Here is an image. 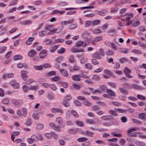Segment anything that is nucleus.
<instances>
[{"label": "nucleus", "instance_id": "42", "mask_svg": "<svg viewBox=\"0 0 146 146\" xmlns=\"http://www.w3.org/2000/svg\"><path fill=\"white\" fill-rule=\"evenodd\" d=\"M62 104L64 106L66 107H68L70 106L69 103L68 102L64 100H63L62 102Z\"/></svg>", "mask_w": 146, "mask_h": 146}, {"label": "nucleus", "instance_id": "48", "mask_svg": "<svg viewBox=\"0 0 146 146\" xmlns=\"http://www.w3.org/2000/svg\"><path fill=\"white\" fill-rule=\"evenodd\" d=\"M80 69L79 66L75 64L73 66V69H70V70L72 71L73 70L75 71H78Z\"/></svg>", "mask_w": 146, "mask_h": 146}, {"label": "nucleus", "instance_id": "37", "mask_svg": "<svg viewBox=\"0 0 146 146\" xmlns=\"http://www.w3.org/2000/svg\"><path fill=\"white\" fill-rule=\"evenodd\" d=\"M9 102L10 99L9 98H7L3 99L2 100V102L5 105H7L9 104Z\"/></svg>", "mask_w": 146, "mask_h": 146}, {"label": "nucleus", "instance_id": "39", "mask_svg": "<svg viewBox=\"0 0 146 146\" xmlns=\"http://www.w3.org/2000/svg\"><path fill=\"white\" fill-rule=\"evenodd\" d=\"M23 58V57L21 55H17L14 56L13 57V59L14 60H20Z\"/></svg>", "mask_w": 146, "mask_h": 146}, {"label": "nucleus", "instance_id": "23", "mask_svg": "<svg viewBox=\"0 0 146 146\" xmlns=\"http://www.w3.org/2000/svg\"><path fill=\"white\" fill-rule=\"evenodd\" d=\"M34 40V38L33 37H29L27 40V41L26 44L27 45H30L32 43V41Z\"/></svg>", "mask_w": 146, "mask_h": 146}, {"label": "nucleus", "instance_id": "7", "mask_svg": "<svg viewBox=\"0 0 146 146\" xmlns=\"http://www.w3.org/2000/svg\"><path fill=\"white\" fill-rule=\"evenodd\" d=\"M100 90L101 92L102 91L104 93L106 92L108 90L107 87L104 85H100Z\"/></svg>", "mask_w": 146, "mask_h": 146}, {"label": "nucleus", "instance_id": "28", "mask_svg": "<svg viewBox=\"0 0 146 146\" xmlns=\"http://www.w3.org/2000/svg\"><path fill=\"white\" fill-rule=\"evenodd\" d=\"M59 84L64 88H66L68 87V84L65 82L60 81L59 82Z\"/></svg>", "mask_w": 146, "mask_h": 146}, {"label": "nucleus", "instance_id": "57", "mask_svg": "<svg viewBox=\"0 0 146 146\" xmlns=\"http://www.w3.org/2000/svg\"><path fill=\"white\" fill-rule=\"evenodd\" d=\"M65 48L61 47L60 49L58 50V52L59 54H62L65 52Z\"/></svg>", "mask_w": 146, "mask_h": 146}, {"label": "nucleus", "instance_id": "34", "mask_svg": "<svg viewBox=\"0 0 146 146\" xmlns=\"http://www.w3.org/2000/svg\"><path fill=\"white\" fill-rule=\"evenodd\" d=\"M22 111L23 112V117H25L27 116V109L26 108H23Z\"/></svg>", "mask_w": 146, "mask_h": 146}, {"label": "nucleus", "instance_id": "29", "mask_svg": "<svg viewBox=\"0 0 146 146\" xmlns=\"http://www.w3.org/2000/svg\"><path fill=\"white\" fill-rule=\"evenodd\" d=\"M12 86L15 89H18L19 88L20 86L19 83L16 82H13Z\"/></svg>", "mask_w": 146, "mask_h": 146}, {"label": "nucleus", "instance_id": "15", "mask_svg": "<svg viewBox=\"0 0 146 146\" xmlns=\"http://www.w3.org/2000/svg\"><path fill=\"white\" fill-rule=\"evenodd\" d=\"M36 54V51L33 49H31L28 53V56L30 57H33L34 55Z\"/></svg>", "mask_w": 146, "mask_h": 146}, {"label": "nucleus", "instance_id": "33", "mask_svg": "<svg viewBox=\"0 0 146 146\" xmlns=\"http://www.w3.org/2000/svg\"><path fill=\"white\" fill-rule=\"evenodd\" d=\"M7 46H2L0 48V53L2 54L5 52L7 50Z\"/></svg>", "mask_w": 146, "mask_h": 146}, {"label": "nucleus", "instance_id": "18", "mask_svg": "<svg viewBox=\"0 0 146 146\" xmlns=\"http://www.w3.org/2000/svg\"><path fill=\"white\" fill-rule=\"evenodd\" d=\"M80 76L78 75H74L72 77V79L75 81H80Z\"/></svg>", "mask_w": 146, "mask_h": 146}, {"label": "nucleus", "instance_id": "11", "mask_svg": "<svg viewBox=\"0 0 146 146\" xmlns=\"http://www.w3.org/2000/svg\"><path fill=\"white\" fill-rule=\"evenodd\" d=\"M139 117L142 120L146 121V113H142L139 114Z\"/></svg>", "mask_w": 146, "mask_h": 146}, {"label": "nucleus", "instance_id": "41", "mask_svg": "<svg viewBox=\"0 0 146 146\" xmlns=\"http://www.w3.org/2000/svg\"><path fill=\"white\" fill-rule=\"evenodd\" d=\"M124 72L125 74L127 73H131V70L129 69L126 66L125 67Z\"/></svg>", "mask_w": 146, "mask_h": 146}, {"label": "nucleus", "instance_id": "32", "mask_svg": "<svg viewBox=\"0 0 146 146\" xmlns=\"http://www.w3.org/2000/svg\"><path fill=\"white\" fill-rule=\"evenodd\" d=\"M32 121L31 119L30 118H28L27 119L25 124L27 126H29L32 123Z\"/></svg>", "mask_w": 146, "mask_h": 146}, {"label": "nucleus", "instance_id": "43", "mask_svg": "<svg viewBox=\"0 0 146 146\" xmlns=\"http://www.w3.org/2000/svg\"><path fill=\"white\" fill-rule=\"evenodd\" d=\"M60 79V78L58 76H55L51 78V80L52 81L56 82L59 81Z\"/></svg>", "mask_w": 146, "mask_h": 146}, {"label": "nucleus", "instance_id": "12", "mask_svg": "<svg viewBox=\"0 0 146 146\" xmlns=\"http://www.w3.org/2000/svg\"><path fill=\"white\" fill-rule=\"evenodd\" d=\"M47 34V32L46 30H41L38 33L39 35L41 37L46 36Z\"/></svg>", "mask_w": 146, "mask_h": 146}, {"label": "nucleus", "instance_id": "50", "mask_svg": "<svg viewBox=\"0 0 146 146\" xmlns=\"http://www.w3.org/2000/svg\"><path fill=\"white\" fill-rule=\"evenodd\" d=\"M131 88L136 90L139 89L140 88V86L135 84H132L131 86Z\"/></svg>", "mask_w": 146, "mask_h": 146}, {"label": "nucleus", "instance_id": "63", "mask_svg": "<svg viewBox=\"0 0 146 146\" xmlns=\"http://www.w3.org/2000/svg\"><path fill=\"white\" fill-rule=\"evenodd\" d=\"M110 47L115 50H117V45L113 42L111 43Z\"/></svg>", "mask_w": 146, "mask_h": 146}, {"label": "nucleus", "instance_id": "60", "mask_svg": "<svg viewBox=\"0 0 146 146\" xmlns=\"http://www.w3.org/2000/svg\"><path fill=\"white\" fill-rule=\"evenodd\" d=\"M114 51L111 50H109L107 51L106 54L107 55H112L114 53Z\"/></svg>", "mask_w": 146, "mask_h": 146}, {"label": "nucleus", "instance_id": "20", "mask_svg": "<svg viewBox=\"0 0 146 146\" xmlns=\"http://www.w3.org/2000/svg\"><path fill=\"white\" fill-rule=\"evenodd\" d=\"M135 144L138 146H145L146 145L144 142L138 141L135 142Z\"/></svg>", "mask_w": 146, "mask_h": 146}, {"label": "nucleus", "instance_id": "17", "mask_svg": "<svg viewBox=\"0 0 146 146\" xmlns=\"http://www.w3.org/2000/svg\"><path fill=\"white\" fill-rule=\"evenodd\" d=\"M25 71H22L21 72V76L22 77L23 79L24 80H26L28 77V75L25 74Z\"/></svg>", "mask_w": 146, "mask_h": 146}, {"label": "nucleus", "instance_id": "19", "mask_svg": "<svg viewBox=\"0 0 146 146\" xmlns=\"http://www.w3.org/2000/svg\"><path fill=\"white\" fill-rule=\"evenodd\" d=\"M34 68L37 70H41L43 69L44 68V65L39 66L35 65L34 66Z\"/></svg>", "mask_w": 146, "mask_h": 146}, {"label": "nucleus", "instance_id": "5", "mask_svg": "<svg viewBox=\"0 0 146 146\" xmlns=\"http://www.w3.org/2000/svg\"><path fill=\"white\" fill-rule=\"evenodd\" d=\"M52 111L54 113H59L61 114L63 113V111L62 109H58L56 108H52L51 109Z\"/></svg>", "mask_w": 146, "mask_h": 146}, {"label": "nucleus", "instance_id": "14", "mask_svg": "<svg viewBox=\"0 0 146 146\" xmlns=\"http://www.w3.org/2000/svg\"><path fill=\"white\" fill-rule=\"evenodd\" d=\"M97 52H98V53H99V54L102 57L104 56L105 54V53L104 50L102 48H100L98 51Z\"/></svg>", "mask_w": 146, "mask_h": 146}, {"label": "nucleus", "instance_id": "8", "mask_svg": "<svg viewBox=\"0 0 146 146\" xmlns=\"http://www.w3.org/2000/svg\"><path fill=\"white\" fill-rule=\"evenodd\" d=\"M50 126L54 129L58 131H60V128L58 126H56L55 125L54 123H51L49 124Z\"/></svg>", "mask_w": 146, "mask_h": 146}, {"label": "nucleus", "instance_id": "22", "mask_svg": "<svg viewBox=\"0 0 146 146\" xmlns=\"http://www.w3.org/2000/svg\"><path fill=\"white\" fill-rule=\"evenodd\" d=\"M47 96L48 99L50 100L53 99L54 96V94L53 93L51 92L48 93Z\"/></svg>", "mask_w": 146, "mask_h": 146}, {"label": "nucleus", "instance_id": "9", "mask_svg": "<svg viewBox=\"0 0 146 146\" xmlns=\"http://www.w3.org/2000/svg\"><path fill=\"white\" fill-rule=\"evenodd\" d=\"M99 54L98 52H96L94 53V54L92 55V58H96L98 59H101L102 57Z\"/></svg>", "mask_w": 146, "mask_h": 146}, {"label": "nucleus", "instance_id": "13", "mask_svg": "<svg viewBox=\"0 0 146 146\" xmlns=\"http://www.w3.org/2000/svg\"><path fill=\"white\" fill-rule=\"evenodd\" d=\"M127 15H128V16H127L126 18V19L127 20V21H129V20L132 18L134 16L133 13H128L125 14L124 16H125Z\"/></svg>", "mask_w": 146, "mask_h": 146}, {"label": "nucleus", "instance_id": "35", "mask_svg": "<svg viewBox=\"0 0 146 146\" xmlns=\"http://www.w3.org/2000/svg\"><path fill=\"white\" fill-rule=\"evenodd\" d=\"M88 139L86 137H83L78 138L77 140L79 142H82L87 141Z\"/></svg>", "mask_w": 146, "mask_h": 146}, {"label": "nucleus", "instance_id": "10", "mask_svg": "<svg viewBox=\"0 0 146 146\" xmlns=\"http://www.w3.org/2000/svg\"><path fill=\"white\" fill-rule=\"evenodd\" d=\"M130 51V49L125 48H122L119 50V52L121 53L127 54Z\"/></svg>", "mask_w": 146, "mask_h": 146}, {"label": "nucleus", "instance_id": "61", "mask_svg": "<svg viewBox=\"0 0 146 146\" xmlns=\"http://www.w3.org/2000/svg\"><path fill=\"white\" fill-rule=\"evenodd\" d=\"M140 24V22L139 20H136V21H134L133 24V25L134 27H136Z\"/></svg>", "mask_w": 146, "mask_h": 146}, {"label": "nucleus", "instance_id": "38", "mask_svg": "<svg viewBox=\"0 0 146 146\" xmlns=\"http://www.w3.org/2000/svg\"><path fill=\"white\" fill-rule=\"evenodd\" d=\"M72 98V97L70 95H67L65 96L63 99V100L69 101Z\"/></svg>", "mask_w": 146, "mask_h": 146}, {"label": "nucleus", "instance_id": "59", "mask_svg": "<svg viewBox=\"0 0 146 146\" xmlns=\"http://www.w3.org/2000/svg\"><path fill=\"white\" fill-rule=\"evenodd\" d=\"M137 97L138 99L143 100H146L145 97L141 95L138 94L137 96Z\"/></svg>", "mask_w": 146, "mask_h": 146}, {"label": "nucleus", "instance_id": "64", "mask_svg": "<svg viewBox=\"0 0 146 146\" xmlns=\"http://www.w3.org/2000/svg\"><path fill=\"white\" fill-rule=\"evenodd\" d=\"M138 44L139 46H141L142 47L146 48V43L144 44L143 42L140 40L138 42Z\"/></svg>", "mask_w": 146, "mask_h": 146}, {"label": "nucleus", "instance_id": "46", "mask_svg": "<svg viewBox=\"0 0 146 146\" xmlns=\"http://www.w3.org/2000/svg\"><path fill=\"white\" fill-rule=\"evenodd\" d=\"M85 68L87 69H91L93 68V66L91 64L87 63L85 65Z\"/></svg>", "mask_w": 146, "mask_h": 146}, {"label": "nucleus", "instance_id": "52", "mask_svg": "<svg viewBox=\"0 0 146 146\" xmlns=\"http://www.w3.org/2000/svg\"><path fill=\"white\" fill-rule=\"evenodd\" d=\"M50 84L47 83L43 82L41 83V86L44 88H47L50 87Z\"/></svg>", "mask_w": 146, "mask_h": 146}, {"label": "nucleus", "instance_id": "16", "mask_svg": "<svg viewBox=\"0 0 146 146\" xmlns=\"http://www.w3.org/2000/svg\"><path fill=\"white\" fill-rule=\"evenodd\" d=\"M61 74L64 77H67L68 74L67 72L65 70L61 69L60 70Z\"/></svg>", "mask_w": 146, "mask_h": 146}, {"label": "nucleus", "instance_id": "49", "mask_svg": "<svg viewBox=\"0 0 146 146\" xmlns=\"http://www.w3.org/2000/svg\"><path fill=\"white\" fill-rule=\"evenodd\" d=\"M23 89L24 92L27 93L28 92L29 90V88L28 86L25 85L23 86Z\"/></svg>", "mask_w": 146, "mask_h": 146}, {"label": "nucleus", "instance_id": "58", "mask_svg": "<svg viewBox=\"0 0 146 146\" xmlns=\"http://www.w3.org/2000/svg\"><path fill=\"white\" fill-rule=\"evenodd\" d=\"M92 60V63L94 65H97L99 64L98 61L97 60V59L93 58Z\"/></svg>", "mask_w": 146, "mask_h": 146}, {"label": "nucleus", "instance_id": "26", "mask_svg": "<svg viewBox=\"0 0 146 146\" xmlns=\"http://www.w3.org/2000/svg\"><path fill=\"white\" fill-rule=\"evenodd\" d=\"M106 92L108 93L110 96H115V93L111 90L108 89Z\"/></svg>", "mask_w": 146, "mask_h": 146}, {"label": "nucleus", "instance_id": "31", "mask_svg": "<svg viewBox=\"0 0 146 146\" xmlns=\"http://www.w3.org/2000/svg\"><path fill=\"white\" fill-rule=\"evenodd\" d=\"M131 120L133 123L136 124H141L142 123V122L141 121L137 119L132 118Z\"/></svg>", "mask_w": 146, "mask_h": 146}, {"label": "nucleus", "instance_id": "40", "mask_svg": "<svg viewBox=\"0 0 146 146\" xmlns=\"http://www.w3.org/2000/svg\"><path fill=\"white\" fill-rule=\"evenodd\" d=\"M50 88L53 91H56L57 89L56 86L54 84H50Z\"/></svg>", "mask_w": 146, "mask_h": 146}, {"label": "nucleus", "instance_id": "1", "mask_svg": "<svg viewBox=\"0 0 146 146\" xmlns=\"http://www.w3.org/2000/svg\"><path fill=\"white\" fill-rule=\"evenodd\" d=\"M32 139L34 140V142H36L38 141H42L43 140V137L40 134H38L36 135L33 134L32 135Z\"/></svg>", "mask_w": 146, "mask_h": 146}, {"label": "nucleus", "instance_id": "24", "mask_svg": "<svg viewBox=\"0 0 146 146\" xmlns=\"http://www.w3.org/2000/svg\"><path fill=\"white\" fill-rule=\"evenodd\" d=\"M101 118L106 121L111 120L112 119L111 116L107 115L102 116Z\"/></svg>", "mask_w": 146, "mask_h": 146}, {"label": "nucleus", "instance_id": "47", "mask_svg": "<svg viewBox=\"0 0 146 146\" xmlns=\"http://www.w3.org/2000/svg\"><path fill=\"white\" fill-rule=\"evenodd\" d=\"M84 43V41H80L77 42L75 46L77 47H80Z\"/></svg>", "mask_w": 146, "mask_h": 146}, {"label": "nucleus", "instance_id": "27", "mask_svg": "<svg viewBox=\"0 0 146 146\" xmlns=\"http://www.w3.org/2000/svg\"><path fill=\"white\" fill-rule=\"evenodd\" d=\"M132 52H134L136 54H141L143 53V52L141 50L138 49H134L131 51Z\"/></svg>", "mask_w": 146, "mask_h": 146}, {"label": "nucleus", "instance_id": "54", "mask_svg": "<svg viewBox=\"0 0 146 146\" xmlns=\"http://www.w3.org/2000/svg\"><path fill=\"white\" fill-rule=\"evenodd\" d=\"M58 5L62 7L67 5L68 3L66 2H61L59 3Z\"/></svg>", "mask_w": 146, "mask_h": 146}, {"label": "nucleus", "instance_id": "45", "mask_svg": "<svg viewBox=\"0 0 146 146\" xmlns=\"http://www.w3.org/2000/svg\"><path fill=\"white\" fill-rule=\"evenodd\" d=\"M100 21V20H94L92 22V25L94 26L96 25L99 24Z\"/></svg>", "mask_w": 146, "mask_h": 146}, {"label": "nucleus", "instance_id": "44", "mask_svg": "<svg viewBox=\"0 0 146 146\" xmlns=\"http://www.w3.org/2000/svg\"><path fill=\"white\" fill-rule=\"evenodd\" d=\"M14 74L13 73H8L4 75V77L7 78H10L13 77Z\"/></svg>", "mask_w": 146, "mask_h": 146}, {"label": "nucleus", "instance_id": "25", "mask_svg": "<svg viewBox=\"0 0 146 146\" xmlns=\"http://www.w3.org/2000/svg\"><path fill=\"white\" fill-rule=\"evenodd\" d=\"M92 24V21H86L85 22L84 26L86 28H88Z\"/></svg>", "mask_w": 146, "mask_h": 146}, {"label": "nucleus", "instance_id": "2", "mask_svg": "<svg viewBox=\"0 0 146 146\" xmlns=\"http://www.w3.org/2000/svg\"><path fill=\"white\" fill-rule=\"evenodd\" d=\"M12 103L15 106H18L22 104L23 103L22 100H17L15 99H11V100Z\"/></svg>", "mask_w": 146, "mask_h": 146}, {"label": "nucleus", "instance_id": "3", "mask_svg": "<svg viewBox=\"0 0 146 146\" xmlns=\"http://www.w3.org/2000/svg\"><path fill=\"white\" fill-rule=\"evenodd\" d=\"M47 53L46 50L44 49L42 50L40 53L39 56L41 58H45L47 55Z\"/></svg>", "mask_w": 146, "mask_h": 146}, {"label": "nucleus", "instance_id": "6", "mask_svg": "<svg viewBox=\"0 0 146 146\" xmlns=\"http://www.w3.org/2000/svg\"><path fill=\"white\" fill-rule=\"evenodd\" d=\"M63 26L62 25L58 27L56 29L54 28V31L56 33H59L63 30Z\"/></svg>", "mask_w": 146, "mask_h": 146}, {"label": "nucleus", "instance_id": "21", "mask_svg": "<svg viewBox=\"0 0 146 146\" xmlns=\"http://www.w3.org/2000/svg\"><path fill=\"white\" fill-rule=\"evenodd\" d=\"M110 104L111 105H113L116 106H120L121 105V103L117 102H110Z\"/></svg>", "mask_w": 146, "mask_h": 146}, {"label": "nucleus", "instance_id": "56", "mask_svg": "<svg viewBox=\"0 0 146 146\" xmlns=\"http://www.w3.org/2000/svg\"><path fill=\"white\" fill-rule=\"evenodd\" d=\"M69 61L70 63H73L74 62V56L71 55L69 57Z\"/></svg>", "mask_w": 146, "mask_h": 146}, {"label": "nucleus", "instance_id": "4", "mask_svg": "<svg viewBox=\"0 0 146 146\" xmlns=\"http://www.w3.org/2000/svg\"><path fill=\"white\" fill-rule=\"evenodd\" d=\"M74 21V20L72 19H70L68 21H64L62 22L61 24L62 26L63 25H67L70 24L72 23Z\"/></svg>", "mask_w": 146, "mask_h": 146}, {"label": "nucleus", "instance_id": "51", "mask_svg": "<svg viewBox=\"0 0 146 146\" xmlns=\"http://www.w3.org/2000/svg\"><path fill=\"white\" fill-rule=\"evenodd\" d=\"M44 125L41 123H38L37 124L36 126V128L38 130H41L44 127Z\"/></svg>", "mask_w": 146, "mask_h": 146}, {"label": "nucleus", "instance_id": "30", "mask_svg": "<svg viewBox=\"0 0 146 146\" xmlns=\"http://www.w3.org/2000/svg\"><path fill=\"white\" fill-rule=\"evenodd\" d=\"M119 89L120 92L121 93L125 94H127L128 93V91L122 87L119 88Z\"/></svg>", "mask_w": 146, "mask_h": 146}, {"label": "nucleus", "instance_id": "53", "mask_svg": "<svg viewBox=\"0 0 146 146\" xmlns=\"http://www.w3.org/2000/svg\"><path fill=\"white\" fill-rule=\"evenodd\" d=\"M104 71L105 73L106 74H105L108 75L109 76H111L112 74V73L110 70L108 69H106Z\"/></svg>", "mask_w": 146, "mask_h": 146}, {"label": "nucleus", "instance_id": "55", "mask_svg": "<svg viewBox=\"0 0 146 146\" xmlns=\"http://www.w3.org/2000/svg\"><path fill=\"white\" fill-rule=\"evenodd\" d=\"M71 113L73 116L74 117L77 118L79 117L78 114L75 110H72Z\"/></svg>", "mask_w": 146, "mask_h": 146}, {"label": "nucleus", "instance_id": "62", "mask_svg": "<svg viewBox=\"0 0 146 146\" xmlns=\"http://www.w3.org/2000/svg\"><path fill=\"white\" fill-rule=\"evenodd\" d=\"M76 124L78 126L82 127L84 126V124L83 122L82 121H76Z\"/></svg>", "mask_w": 146, "mask_h": 146}, {"label": "nucleus", "instance_id": "36", "mask_svg": "<svg viewBox=\"0 0 146 146\" xmlns=\"http://www.w3.org/2000/svg\"><path fill=\"white\" fill-rule=\"evenodd\" d=\"M80 85H78L76 84H73L72 86L75 90H80L81 88Z\"/></svg>", "mask_w": 146, "mask_h": 146}]
</instances>
